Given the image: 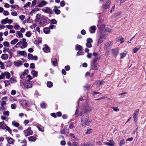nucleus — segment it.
Masks as SVG:
<instances>
[{
  "label": "nucleus",
  "instance_id": "1",
  "mask_svg": "<svg viewBox=\"0 0 146 146\" xmlns=\"http://www.w3.org/2000/svg\"><path fill=\"white\" fill-rule=\"evenodd\" d=\"M27 42L26 41V39L23 38L19 42L15 45V47L16 48L19 47L21 48V49L25 48L27 46Z\"/></svg>",
  "mask_w": 146,
  "mask_h": 146
},
{
  "label": "nucleus",
  "instance_id": "2",
  "mask_svg": "<svg viewBox=\"0 0 146 146\" xmlns=\"http://www.w3.org/2000/svg\"><path fill=\"white\" fill-rule=\"evenodd\" d=\"M88 116L85 115H84L81 118V125L82 127H85L86 126L88 125L90 121H88Z\"/></svg>",
  "mask_w": 146,
  "mask_h": 146
},
{
  "label": "nucleus",
  "instance_id": "3",
  "mask_svg": "<svg viewBox=\"0 0 146 146\" xmlns=\"http://www.w3.org/2000/svg\"><path fill=\"white\" fill-rule=\"evenodd\" d=\"M24 135L26 137L32 135L33 134V131L31 130V128L29 127L28 128L23 131Z\"/></svg>",
  "mask_w": 146,
  "mask_h": 146
},
{
  "label": "nucleus",
  "instance_id": "4",
  "mask_svg": "<svg viewBox=\"0 0 146 146\" xmlns=\"http://www.w3.org/2000/svg\"><path fill=\"white\" fill-rule=\"evenodd\" d=\"M42 11L45 13L49 14L52 13V11L50 8L48 7H46L41 9Z\"/></svg>",
  "mask_w": 146,
  "mask_h": 146
},
{
  "label": "nucleus",
  "instance_id": "5",
  "mask_svg": "<svg viewBox=\"0 0 146 146\" xmlns=\"http://www.w3.org/2000/svg\"><path fill=\"white\" fill-rule=\"evenodd\" d=\"M119 49L118 48H114L111 50L112 54L113 56L116 57L118 54Z\"/></svg>",
  "mask_w": 146,
  "mask_h": 146
},
{
  "label": "nucleus",
  "instance_id": "6",
  "mask_svg": "<svg viewBox=\"0 0 146 146\" xmlns=\"http://www.w3.org/2000/svg\"><path fill=\"white\" fill-rule=\"evenodd\" d=\"M47 4V2L46 1L44 0H42L38 3L36 6L39 7H42L46 5Z\"/></svg>",
  "mask_w": 146,
  "mask_h": 146
},
{
  "label": "nucleus",
  "instance_id": "7",
  "mask_svg": "<svg viewBox=\"0 0 146 146\" xmlns=\"http://www.w3.org/2000/svg\"><path fill=\"white\" fill-rule=\"evenodd\" d=\"M87 42L86 43V46L88 48H91L92 47L91 43L93 42V40L91 38H89L87 39Z\"/></svg>",
  "mask_w": 146,
  "mask_h": 146
},
{
  "label": "nucleus",
  "instance_id": "8",
  "mask_svg": "<svg viewBox=\"0 0 146 146\" xmlns=\"http://www.w3.org/2000/svg\"><path fill=\"white\" fill-rule=\"evenodd\" d=\"M108 142H105L104 144L106 145L109 146H114L115 145V143L113 140L108 141Z\"/></svg>",
  "mask_w": 146,
  "mask_h": 146
},
{
  "label": "nucleus",
  "instance_id": "9",
  "mask_svg": "<svg viewBox=\"0 0 146 146\" xmlns=\"http://www.w3.org/2000/svg\"><path fill=\"white\" fill-rule=\"evenodd\" d=\"M46 22V20L44 18H41L39 24V26H42Z\"/></svg>",
  "mask_w": 146,
  "mask_h": 146
},
{
  "label": "nucleus",
  "instance_id": "10",
  "mask_svg": "<svg viewBox=\"0 0 146 146\" xmlns=\"http://www.w3.org/2000/svg\"><path fill=\"white\" fill-rule=\"evenodd\" d=\"M105 39V37L104 35H101L97 43V45H98L102 43L103 41V39Z\"/></svg>",
  "mask_w": 146,
  "mask_h": 146
},
{
  "label": "nucleus",
  "instance_id": "11",
  "mask_svg": "<svg viewBox=\"0 0 146 146\" xmlns=\"http://www.w3.org/2000/svg\"><path fill=\"white\" fill-rule=\"evenodd\" d=\"M93 109L92 108L88 106H86L85 108V112H90Z\"/></svg>",
  "mask_w": 146,
  "mask_h": 146
},
{
  "label": "nucleus",
  "instance_id": "12",
  "mask_svg": "<svg viewBox=\"0 0 146 146\" xmlns=\"http://www.w3.org/2000/svg\"><path fill=\"white\" fill-rule=\"evenodd\" d=\"M14 65L17 67H19L23 64L22 62L21 61L14 62L13 63Z\"/></svg>",
  "mask_w": 146,
  "mask_h": 146
},
{
  "label": "nucleus",
  "instance_id": "13",
  "mask_svg": "<svg viewBox=\"0 0 146 146\" xmlns=\"http://www.w3.org/2000/svg\"><path fill=\"white\" fill-rule=\"evenodd\" d=\"M21 104L23 106H26L28 104V102L26 100H22L21 102Z\"/></svg>",
  "mask_w": 146,
  "mask_h": 146
},
{
  "label": "nucleus",
  "instance_id": "14",
  "mask_svg": "<svg viewBox=\"0 0 146 146\" xmlns=\"http://www.w3.org/2000/svg\"><path fill=\"white\" fill-rule=\"evenodd\" d=\"M111 2L110 1H108L106 4L104 5L103 6V7L104 9H107L110 7V5Z\"/></svg>",
  "mask_w": 146,
  "mask_h": 146
},
{
  "label": "nucleus",
  "instance_id": "15",
  "mask_svg": "<svg viewBox=\"0 0 146 146\" xmlns=\"http://www.w3.org/2000/svg\"><path fill=\"white\" fill-rule=\"evenodd\" d=\"M23 85L25 88H31L32 86L31 83H24Z\"/></svg>",
  "mask_w": 146,
  "mask_h": 146
},
{
  "label": "nucleus",
  "instance_id": "16",
  "mask_svg": "<svg viewBox=\"0 0 146 146\" xmlns=\"http://www.w3.org/2000/svg\"><path fill=\"white\" fill-rule=\"evenodd\" d=\"M4 122H0V127H1L3 129H5L6 127H7V125L4 124Z\"/></svg>",
  "mask_w": 146,
  "mask_h": 146
},
{
  "label": "nucleus",
  "instance_id": "17",
  "mask_svg": "<svg viewBox=\"0 0 146 146\" xmlns=\"http://www.w3.org/2000/svg\"><path fill=\"white\" fill-rule=\"evenodd\" d=\"M9 57L8 55L6 54H4L2 55L1 58L4 60H7Z\"/></svg>",
  "mask_w": 146,
  "mask_h": 146
},
{
  "label": "nucleus",
  "instance_id": "18",
  "mask_svg": "<svg viewBox=\"0 0 146 146\" xmlns=\"http://www.w3.org/2000/svg\"><path fill=\"white\" fill-rule=\"evenodd\" d=\"M18 54L20 55L23 56L25 57L27 56L26 52L24 51H19Z\"/></svg>",
  "mask_w": 146,
  "mask_h": 146
},
{
  "label": "nucleus",
  "instance_id": "19",
  "mask_svg": "<svg viewBox=\"0 0 146 146\" xmlns=\"http://www.w3.org/2000/svg\"><path fill=\"white\" fill-rule=\"evenodd\" d=\"M16 36L19 38H21L23 37V35L19 31H18L17 32Z\"/></svg>",
  "mask_w": 146,
  "mask_h": 146
},
{
  "label": "nucleus",
  "instance_id": "20",
  "mask_svg": "<svg viewBox=\"0 0 146 146\" xmlns=\"http://www.w3.org/2000/svg\"><path fill=\"white\" fill-rule=\"evenodd\" d=\"M96 29V27L95 26L91 27L90 29V31L91 33H94Z\"/></svg>",
  "mask_w": 146,
  "mask_h": 146
},
{
  "label": "nucleus",
  "instance_id": "21",
  "mask_svg": "<svg viewBox=\"0 0 146 146\" xmlns=\"http://www.w3.org/2000/svg\"><path fill=\"white\" fill-rule=\"evenodd\" d=\"M127 54V52L126 51H124V52L121 53L120 54V59H121L125 57Z\"/></svg>",
  "mask_w": 146,
  "mask_h": 146
},
{
  "label": "nucleus",
  "instance_id": "22",
  "mask_svg": "<svg viewBox=\"0 0 146 146\" xmlns=\"http://www.w3.org/2000/svg\"><path fill=\"white\" fill-rule=\"evenodd\" d=\"M31 74L33 77H36L38 75V72L35 70H33L31 71Z\"/></svg>",
  "mask_w": 146,
  "mask_h": 146
},
{
  "label": "nucleus",
  "instance_id": "23",
  "mask_svg": "<svg viewBox=\"0 0 146 146\" xmlns=\"http://www.w3.org/2000/svg\"><path fill=\"white\" fill-rule=\"evenodd\" d=\"M8 143L10 144H13L14 143V140L12 138L9 137L7 139Z\"/></svg>",
  "mask_w": 146,
  "mask_h": 146
},
{
  "label": "nucleus",
  "instance_id": "24",
  "mask_svg": "<svg viewBox=\"0 0 146 146\" xmlns=\"http://www.w3.org/2000/svg\"><path fill=\"white\" fill-rule=\"evenodd\" d=\"M120 41V43H122L124 42V38L121 36L118 37L117 39V41Z\"/></svg>",
  "mask_w": 146,
  "mask_h": 146
},
{
  "label": "nucleus",
  "instance_id": "25",
  "mask_svg": "<svg viewBox=\"0 0 146 146\" xmlns=\"http://www.w3.org/2000/svg\"><path fill=\"white\" fill-rule=\"evenodd\" d=\"M76 46V50L81 51L82 49V46L78 44H77Z\"/></svg>",
  "mask_w": 146,
  "mask_h": 146
},
{
  "label": "nucleus",
  "instance_id": "26",
  "mask_svg": "<svg viewBox=\"0 0 146 146\" xmlns=\"http://www.w3.org/2000/svg\"><path fill=\"white\" fill-rule=\"evenodd\" d=\"M28 139L29 141H34L36 139V138L34 136H31L28 137Z\"/></svg>",
  "mask_w": 146,
  "mask_h": 146
},
{
  "label": "nucleus",
  "instance_id": "27",
  "mask_svg": "<svg viewBox=\"0 0 146 146\" xmlns=\"http://www.w3.org/2000/svg\"><path fill=\"white\" fill-rule=\"evenodd\" d=\"M39 10V9L37 7H35L33 9L31 12V13H33L36 12Z\"/></svg>",
  "mask_w": 146,
  "mask_h": 146
},
{
  "label": "nucleus",
  "instance_id": "28",
  "mask_svg": "<svg viewBox=\"0 0 146 146\" xmlns=\"http://www.w3.org/2000/svg\"><path fill=\"white\" fill-rule=\"evenodd\" d=\"M12 125L15 127H18L19 125V124L15 121H13L12 123Z\"/></svg>",
  "mask_w": 146,
  "mask_h": 146
},
{
  "label": "nucleus",
  "instance_id": "29",
  "mask_svg": "<svg viewBox=\"0 0 146 146\" xmlns=\"http://www.w3.org/2000/svg\"><path fill=\"white\" fill-rule=\"evenodd\" d=\"M43 49V51L46 53L50 51L48 47L47 46H46Z\"/></svg>",
  "mask_w": 146,
  "mask_h": 146
},
{
  "label": "nucleus",
  "instance_id": "30",
  "mask_svg": "<svg viewBox=\"0 0 146 146\" xmlns=\"http://www.w3.org/2000/svg\"><path fill=\"white\" fill-rule=\"evenodd\" d=\"M43 31L44 33L46 34H48L50 32V30L48 28H44Z\"/></svg>",
  "mask_w": 146,
  "mask_h": 146
},
{
  "label": "nucleus",
  "instance_id": "31",
  "mask_svg": "<svg viewBox=\"0 0 146 146\" xmlns=\"http://www.w3.org/2000/svg\"><path fill=\"white\" fill-rule=\"evenodd\" d=\"M54 11L55 12V13L57 14H59L60 13V10L57 9V7H54Z\"/></svg>",
  "mask_w": 146,
  "mask_h": 146
},
{
  "label": "nucleus",
  "instance_id": "32",
  "mask_svg": "<svg viewBox=\"0 0 146 146\" xmlns=\"http://www.w3.org/2000/svg\"><path fill=\"white\" fill-rule=\"evenodd\" d=\"M8 18L7 17L5 19H3L1 21V23L2 24H6L7 23Z\"/></svg>",
  "mask_w": 146,
  "mask_h": 146
},
{
  "label": "nucleus",
  "instance_id": "33",
  "mask_svg": "<svg viewBox=\"0 0 146 146\" xmlns=\"http://www.w3.org/2000/svg\"><path fill=\"white\" fill-rule=\"evenodd\" d=\"M18 40L17 38H15L14 40H12L11 42V44H12L14 45L16 44L18 41Z\"/></svg>",
  "mask_w": 146,
  "mask_h": 146
},
{
  "label": "nucleus",
  "instance_id": "34",
  "mask_svg": "<svg viewBox=\"0 0 146 146\" xmlns=\"http://www.w3.org/2000/svg\"><path fill=\"white\" fill-rule=\"evenodd\" d=\"M111 43L110 42H108L107 43H106L105 44V48L106 49H107L109 47L111 46Z\"/></svg>",
  "mask_w": 146,
  "mask_h": 146
},
{
  "label": "nucleus",
  "instance_id": "35",
  "mask_svg": "<svg viewBox=\"0 0 146 146\" xmlns=\"http://www.w3.org/2000/svg\"><path fill=\"white\" fill-rule=\"evenodd\" d=\"M41 15L40 14H36V21H38H38L40 19H41Z\"/></svg>",
  "mask_w": 146,
  "mask_h": 146
},
{
  "label": "nucleus",
  "instance_id": "36",
  "mask_svg": "<svg viewBox=\"0 0 146 146\" xmlns=\"http://www.w3.org/2000/svg\"><path fill=\"white\" fill-rule=\"evenodd\" d=\"M4 76H6V78H9L10 77V75L9 73L7 72H4Z\"/></svg>",
  "mask_w": 146,
  "mask_h": 146
},
{
  "label": "nucleus",
  "instance_id": "37",
  "mask_svg": "<svg viewBox=\"0 0 146 146\" xmlns=\"http://www.w3.org/2000/svg\"><path fill=\"white\" fill-rule=\"evenodd\" d=\"M9 43L7 41H5L3 42V44L5 46L9 47Z\"/></svg>",
  "mask_w": 146,
  "mask_h": 146
},
{
  "label": "nucleus",
  "instance_id": "38",
  "mask_svg": "<svg viewBox=\"0 0 146 146\" xmlns=\"http://www.w3.org/2000/svg\"><path fill=\"white\" fill-rule=\"evenodd\" d=\"M10 113L8 111H4L3 112V114L5 115L9 116V115Z\"/></svg>",
  "mask_w": 146,
  "mask_h": 146
},
{
  "label": "nucleus",
  "instance_id": "39",
  "mask_svg": "<svg viewBox=\"0 0 146 146\" xmlns=\"http://www.w3.org/2000/svg\"><path fill=\"white\" fill-rule=\"evenodd\" d=\"M50 23L52 24H56L57 23V21L55 19H53L51 20Z\"/></svg>",
  "mask_w": 146,
  "mask_h": 146
},
{
  "label": "nucleus",
  "instance_id": "40",
  "mask_svg": "<svg viewBox=\"0 0 146 146\" xmlns=\"http://www.w3.org/2000/svg\"><path fill=\"white\" fill-rule=\"evenodd\" d=\"M94 74L93 73H90L89 72H87L86 74V76H92Z\"/></svg>",
  "mask_w": 146,
  "mask_h": 146
},
{
  "label": "nucleus",
  "instance_id": "41",
  "mask_svg": "<svg viewBox=\"0 0 146 146\" xmlns=\"http://www.w3.org/2000/svg\"><path fill=\"white\" fill-rule=\"evenodd\" d=\"M25 35L28 37H30L31 35V32L29 31H27Z\"/></svg>",
  "mask_w": 146,
  "mask_h": 146
},
{
  "label": "nucleus",
  "instance_id": "42",
  "mask_svg": "<svg viewBox=\"0 0 146 146\" xmlns=\"http://www.w3.org/2000/svg\"><path fill=\"white\" fill-rule=\"evenodd\" d=\"M105 31L108 32H111V28L110 27H107L106 28Z\"/></svg>",
  "mask_w": 146,
  "mask_h": 146
},
{
  "label": "nucleus",
  "instance_id": "43",
  "mask_svg": "<svg viewBox=\"0 0 146 146\" xmlns=\"http://www.w3.org/2000/svg\"><path fill=\"white\" fill-rule=\"evenodd\" d=\"M7 52L10 55V58H11L12 56V53L11 52V51L9 50V49H7Z\"/></svg>",
  "mask_w": 146,
  "mask_h": 146
},
{
  "label": "nucleus",
  "instance_id": "44",
  "mask_svg": "<svg viewBox=\"0 0 146 146\" xmlns=\"http://www.w3.org/2000/svg\"><path fill=\"white\" fill-rule=\"evenodd\" d=\"M5 27L8 29L10 30L12 29L13 27V26L11 25H7Z\"/></svg>",
  "mask_w": 146,
  "mask_h": 146
},
{
  "label": "nucleus",
  "instance_id": "45",
  "mask_svg": "<svg viewBox=\"0 0 146 146\" xmlns=\"http://www.w3.org/2000/svg\"><path fill=\"white\" fill-rule=\"evenodd\" d=\"M14 27L15 29L16 30H17L19 29V28L20 26L19 25L17 24H16L14 25Z\"/></svg>",
  "mask_w": 146,
  "mask_h": 146
},
{
  "label": "nucleus",
  "instance_id": "46",
  "mask_svg": "<svg viewBox=\"0 0 146 146\" xmlns=\"http://www.w3.org/2000/svg\"><path fill=\"white\" fill-rule=\"evenodd\" d=\"M98 27L99 28H100V29H101L102 30L105 28V25H102L101 27H100L99 25H98Z\"/></svg>",
  "mask_w": 146,
  "mask_h": 146
},
{
  "label": "nucleus",
  "instance_id": "47",
  "mask_svg": "<svg viewBox=\"0 0 146 146\" xmlns=\"http://www.w3.org/2000/svg\"><path fill=\"white\" fill-rule=\"evenodd\" d=\"M137 113L135 112L133 115V117L135 121H136L137 119Z\"/></svg>",
  "mask_w": 146,
  "mask_h": 146
},
{
  "label": "nucleus",
  "instance_id": "48",
  "mask_svg": "<svg viewBox=\"0 0 146 146\" xmlns=\"http://www.w3.org/2000/svg\"><path fill=\"white\" fill-rule=\"evenodd\" d=\"M6 65L7 66H10L11 65V62L9 61L6 62Z\"/></svg>",
  "mask_w": 146,
  "mask_h": 146
},
{
  "label": "nucleus",
  "instance_id": "49",
  "mask_svg": "<svg viewBox=\"0 0 146 146\" xmlns=\"http://www.w3.org/2000/svg\"><path fill=\"white\" fill-rule=\"evenodd\" d=\"M33 56L31 54H29L28 55V58L29 59L31 60L33 58Z\"/></svg>",
  "mask_w": 146,
  "mask_h": 146
},
{
  "label": "nucleus",
  "instance_id": "50",
  "mask_svg": "<svg viewBox=\"0 0 146 146\" xmlns=\"http://www.w3.org/2000/svg\"><path fill=\"white\" fill-rule=\"evenodd\" d=\"M10 81L11 82H15L16 81V79L15 77H12L11 78L10 80Z\"/></svg>",
  "mask_w": 146,
  "mask_h": 146
},
{
  "label": "nucleus",
  "instance_id": "51",
  "mask_svg": "<svg viewBox=\"0 0 146 146\" xmlns=\"http://www.w3.org/2000/svg\"><path fill=\"white\" fill-rule=\"evenodd\" d=\"M5 129H6L10 133H11V132H12L11 130V129L8 126H7V127H6Z\"/></svg>",
  "mask_w": 146,
  "mask_h": 146
},
{
  "label": "nucleus",
  "instance_id": "52",
  "mask_svg": "<svg viewBox=\"0 0 146 146\" xmlns=\"http://www.w3.org/2000/svg\"><path fill=\"white\" fill-rule=\"evenodd\" d=\"M36 3V0H34L32 2L31 6L33 7L35 5Z\"/></svg>",
  "mask_w": 146,
  "mask_h": 146
},
{
  "label": "nucleus",
  "instance_id": "53",
  "mask_svg": "<svg viewBox=\"0 0 146 146\" xmlns=\"http://www.w3.org/2000/svg\"><path fill=\"white\" fill-rule=\"evenodd\" d=\"M11 107L13 109H15L16 108V105L15 104H13L11 105Z\"/></svg>",
  "mask_w": 146,
  "mask_h": 146
},
{
  "label": "nucleus",
  "instance_id": "54",
  "mask_svg": "<svg viewBox=\"0 0 146 146\" xmlns=\"http://www.w3.org/2000/svg\"><path fill=\"white\" fill-rule=\"evenodd\" d=\"M3 15L5 16H7L9 15V12L6 11H4L3 13Z\"/></svg>",
  "mask_w": 146,
  "mask_h": 146
},
{
  "label": "nucleus",
  "instance_id": "55",
  "mask_svg": "<svg viewBox=\"0 0 146 146\" xmlns=\"http://www.w3.org/2000/svg\"><path fill=\"white\" fill-rule=\"evenodd\" d=\"M13 22V21L11 19H9L8 18V20H7V23H8L9 24H11Z\"/></svg>",
  "mask_w": 146,
  "mask_h": 146
},
{
  "label": "nucleus",
  "instance_id": "56",
  "mask_svg": "<svg viewBox=\"0 0 146 146\" xmlns=\"http://www.w3.org/2000/svg\"><path fill=\"white\" fill-rule=\"evenodd\" d=\"M35 67V64L33 63H32L30 64V68L33 69Z\"/></svg>",
  "mask_w": 146,
  "mask_h": 146
},
{
  "label": "nucleus",
  "instance_id": "57",
  "mask_svg": "<svg viewBox=\"0 0 146 146\" xmlns=\"http://www.w3.org/2000/svg\"><path fill=\"white\" fill-rule=\"evenodd\" d=\"M31 4L30 2H28L26 3L24 6V7H27L28 6H29Z\"/></svg>",
  "mask_w": 146,
  "mask_h": 146
},
{
  "label": "nucleus",
  "instance_id": "58",
  "mask_svg": "<svg viewBox=\"0 0 146 146\" xmlns=\"http://www.w3.org/2000/svg\"><path fill=\"white\" fill-rule=\"evenodd\" d=\"M11 15L13 16H15L17 15V13L16 11L12 12L11 13Z\"/></svg>",
  "mask_w": 146,
  "mask_h": 146
},
{
  "label": "nucleus",
  "instance_id": "59",
  "mask_svg": "<svg viewBox=\"0 0 146 146\" xmlns=\"http://www.w3.org/2000/svg\"><path fill=\"white\" fill-rule=\"evenodd\" d=\"M112 108L114 111H119V108L117 107H112Z\"/></svg>",
  "mask_w": 146,
  "mask_h": 146
},
{
  "label": "nucleus",
  "instance_id": "60",
  "mask_svg": "<svg viewBox=\"0 0 146 146\" xmlns=\"http://www.w3.org/2000/svg\"><path fill=\"white\" fill-rule=\"evenodd\" d=\"M70 137H72L74 138V139L73 141H75L76 140V138L75 137L74 135L72 133H70Z\"/></svg>",
  "mask_w": 146,
  "mask_h": 146
},
{
  "label": "nucleus",
  "instance_id": "61",
  "mask_svg": "<svg viewBox=\"0 0 146 146\" xmlns=\"http://www.w3.org/2000/svg\"><path fill=\"white\" fill-rule=\"evenodd\" d=\"M25 17V16L24 15H21L19 17V19L21 20H23Z\"/></svg>",
  "mask_w": 146,
  "mask_h": 146
},
{
  "label": "nucleus",
  "instance_id": "62",
  "mask_svg": "<svg viewBox=\"0 0 146 146\" xmlns=\"http://www.w3.org/2000/svg\"><path fill=\"white\" fill-rule=\"evenodd\" d=\"M47 85L48 87H51L52 86L53 84L52 83H47Z\"/></svg>",
  "mask_w": 146,
  "mask_h": 146
},
{
  "label": "nucleus",
  "instance_id": "63",
  "mask_svg": "<svg viewBox=\"0 0 146 146\" xmlns=\"http://www.w3.org/2000/svg\"><path fill=\"white\" fill-rule=\"evenodd\" d=\"M125 143V141L124 140H122L121 141L120 143H119V145L120 146H121L122 145H123Z\"/></svg>",
  "mask_w": 146,
  "mask_h": 146
},
{
  "label": "nucleus",
  "instance_id": "64",
  "mask_svg": "<svg viewBox=\"0 0 146 146\" xmlns=\"http://www.w3.org/2000/svg\"><path fill=\"white\" fill-rule=\"evenodd\" d=\"M65 4V3L64 1H62L60 3V5L61 7H63L64 6Z\"/></svg>",
  "mask_w": 146,
  "mask_h": 146
}]
</instances>
